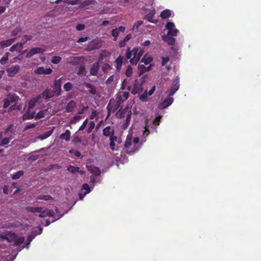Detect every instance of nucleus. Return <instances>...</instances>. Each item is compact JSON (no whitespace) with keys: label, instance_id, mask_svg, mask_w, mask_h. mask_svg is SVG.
Listing matches in <instances>:
<instances>
[{"label":"nucleus","instance_id":"obj_1","mask_svg":"<svg viewBox=\"0 0 261 261\" xmlns=\"http://www.w3.org/2000/svg\"><path fill=\"white\" fill-rule=\"evenodd\" d=\"M133 57L129 60L130 63L133 64H137L139 61L141 56L144 53L143 49L141 47L134 48L132 50Z\"/></svg>","mask_w":261,"mask_h":261},{"label":"nucleus","instance_id":"obj_2","mask_svg":"<svg viewBox=\"0 0 261 261\" xmlns=\"http://www.w3.org/2000/svg\"><path fill=\"white\" fill-rule=\"evenodd\" d=\"M179 78L176 77L173 81L172 86L170 89L167 92L169 93V96H173L174 93L179 89Z\"/></svg>","mask_w":261,"mask_h":261},{"label":"nucleus","instance_id":"obj_3","mask_svg":"<svg viewBox=\"0 0 261 261\" xmlns=\"http://www.w3.org/2000/svg\"><path fill=\"white\" fill-rule=\"evenodd\" d=\"M85 60L84 56L73 57L71 56L67 58V63L72 65H79Z\"/></svg>","mask_w":261,"mask_h":261},{"label":"nucleus","instance_id":"obj_4","mask_svg":"<svg viewBox=\"0 0 261 261\" xmlns=\"http://www.w3.org/2000/svg\"><path fill=\"white\" fill-rule=\"evenodd\" d=\"M40 94L36 97L32 98L29 101L28 108L33 109L37 104L41 105L42 103V99Z\"/></svg>","mask_w":261,"mask_h":261},{"label":"nucleus","instance_id":"obj_5","mask_svg":"<svg viewBox=\"0 0 261 261\" xmlns=\"http://www.w3.org/2000/svg\"><path fill=\"white\" fill-rule=\"evenodd\" d=\"M40 95L41 96V97L42 99L45 98V99L48 100L54 96H56V92L54 90L47 88L40 94Z\"/></svg>","mask_w":261,"mask_h":261},{"label":"nucleus","instance_id":"obj_6","mask_svg":"<svg viewBox=\"0 0 261 261\" xmlns=\"http://www.w3.org/2000/svg\"><path fill=\"white\" fill-rule=\"evenodd\" d=\"M116 101L114 103L111 107L110 103H109L107 108L108 110L109 114H110V110L112 109L113 112L116 111L117 110L119 109L120 111L122 108V106H121V103L122 102L121 101H120L119 99H116Z\"/></svg>","mask_w":261,"mask_h":261},{"label":"nucleus","instance_id":"obj_7","mask_svg":"<svg viewBox=\"0 0 261 261\" xmlns=\"http://www.w3.org/2000/svg\"><path fill=\"white\" fill-rule=\"evenodd\" d=\"M173 102V98L172 96H169L168 93V97H166L159 105V108L160 109H164L170 106Z\"/></svg>","mask_w":261,"mask_h":261},{"label":"nucleus","instance_id":"obj_8","mask_svg":"<svg viewBox=\"0 0 261 261\" xmlns=\"http://www.w3.org/2000/svg\"><path fill=\"white\" fill-rule=\"evenodd\" d=\"M20 69V66L16 65L7 68L6 70L9 77H13L19 72Z\"/></svg>","mask_w":261,"mask_h":261},{"label":"nucleus","instance_id":"obj_9","mask_svg":"<svg viewBox=\"0 0 261 261\" xmlns=\"http://www.w3.org/2000/svg\"><path fill=\"white\" fill-rule=\"evenodd\" d=\"M53 70L50 68L45 69L43 67H38L34 70V73L37 74H50L52 73Z\"/></svg>","mask_w":261,"mask_h":261},{"label":"nucleus","instance_id":"obj_10","mask_svg":"<svg viewBox=\"0 0 261 261\" xmlns=\"http://www.w3.org/2000/svg\"><path fill=\"white\" fill-rule=\"evenodd\" d=\"M61 78L55 81L53 88L56 92V96H59L61 94Z\"/></svg>","mask_w":261,"mask_h":261},{"label":"nucleus","instance_id":"obj_11","mask_svg":"<svg viewBox=\"0 0 261 261\" xmlns=\"http://www.w3.org/2000/svg\"><path fill=\"white\" fill-rule=\"evenodd\" d=\"M100 64L98 62H96L92 65L91 68H90V74L93 76H96L98 71L99 69Z\"/></svg>","mask_w":261,"mask_h":261},{"label":"nucleus","instance_id":"obj_12","mask_svg":"<svg viewBox=\"0 0 261 261\" xmlns=\"http://www.w3.org/2000/svg\"><path fill=\"white\" fill-rule=\"evenodd\" d=\"M40 213V214L39 215V217L40 218H44L47 216L53 217L55 215L54 211L47 208L44 210V211L42 210L41 212Z\"/></svg>","mask_w":261,"mask_h":261},{"label":"nucleus","instance_id":"obj_13","mask_svg":"<svg viewBox=\"0 0 261 261\" xmlns=\"http://www.w3.org/2000/svg\"><path fill=\"white\" fill-rule=\"evenodd\" d=\"M0 238L8 243H13L16 238V235L14 233H12L9 235H1Z\"/></svg>","mask_w":261,"mask_h":261},{"label":"nucleus","instance_id":"obj_14","mask_svg":"<svg viewBox=\"0 0 261 261\" xmlns=\"http://www.w3.org/2000/svg\"><path fill=\"white\" fill-rule=\"evenodd\" d=\"M162 40L165 42L167 43L170 45H173L175 44V39L172 36L168 35H164L162 36Z\"/></svg>","mask_w":261,"mask_h":261},{"label":"nucleus","instance_id":"obj_15","mask_svg":"<svg viewBox=\"0 0 261 261\" xmlns=\"http://www.w3.org/2000/svg\"><path fill=\"white\" fill-rule=\"evenodd\" d=\"M83 85L88 89V92L90 94L93 95L97 94V90L95 86L86 82H85Z\"/></svg>","mask_w":261,"mask_h":261},{"label":"nucleus","instance_id":"obj_16","mask_svg":"<svg viewBox=\"0 0 261 261\" xmlns=\"http://www.w3.org/2000/svg\"><path fill=\"white\" fill-rule=\"evenodd\" d=\"M35 112L32 111L31 109L28 108L27 111L23 116V120H30L35 118Z\"/></svg>","mask_w":261,"mask_h":261},{"label":"nucleus","instance_id":"obj_17","mask_svg":"<svg viewBox=\"0 0 261 261\" xmlns=\"http://www.w3.org/2000/svg\"><path fill=\"white\" fill-rule=\"evenodd\" d=\"M76 107V103L74 100H70L68 102L66 106L65 111L67 113H70L73 112L74 109Z\"/></svg>","mask_w":261,"mask_h":261},{"label":"nucleus","instance_id":"obj_18","mask_svg":"<svg viewBox=\"0 0 261 261\" xmlns=\"http://www.w3.org/2000/svg\"><path fill=\"white\" fill-rule=\"evenodd\" d=\"M15 40L16 38H13L5 41H0V47L2 48H5L9 46L12 44L15 41Z\"/></svg>","mask_w":261,"mask_h":261},{"label":"nucleus","instance_id":"obj_19","mask_svg":"<svg viewBox=\"0 0 261 261\" xmlns=\"http://www.w3.org/2000/svg\"><path fill=\"white\" fill-rule=\"evenodd\" d=\"M55 127L54 126L51 127L50 130L47 131L46 132H45L44 133L40 134L38 136V138L41 140L47 138L53 134L54 129H55Z\"/></svg>","mask_w":261,"mask_h":261},{"label":"nucleus","instance_id":"obj_20","mask_svg":"<svg viewBox=\"0 0 261 261\" xmlns=\"http://www.w3.org/2000/svg\"><path fill=\"white\" fill-rule=\"evenodd\" d=\"M124 57L119 56L115 61V67L118 71H119L121 68Z\"/></svg>","mask_w":261,"mask_h":261},{"label":"nucleus","instance_id":"obj_21","mask_svg":"<svg viewBox=\"0 0 261 261\" xmlns=\"http://www.w3.org/2000/svg\"><path fill=\"white\" fill-rule=\"evenodd\" d=\"M155 11L154 9L150 10L149 12L145 15V19H146L148 21L150 22H155V21L153 20V17L155 15Z\"/></svg>","mask_w":261,"mask_h":261},{"label":"nucleus","instance_id":"obj_22","mask_svg":"<svg viewBox=\"0 0 261 261\" xmlns=\"http://www.w3.org/2000/svg\"><path fill=\"white\" fill-rule=\"evenodd\" d=\"M48 111L47 109H44L42 111H39L36 114L35 117L36 120L40 119L45 117L48 114Z\"/></svg>","mask_w":261,"mask_h":261},{"label":"nucleus","instance_id":"obj_23","mask_svg":"<svg viewBox=\"0 0 261 261\" xmlns=\"http://www.w3.org/2000/svg\"><path fill=\"white\" fill-rule=\"evenodd\" d=\"M143 91L142 88L141 87V85L140 84H135L132 88L131 90V93L134 95L140 93L142 92Z\"/></svg>","mask_w":261,"mask_h":261},{"label":"nucleus","instance_id":"obj_24","mask_svg":"<svg viewBox=\"0 0 261 261\" xmlns=\"http://www.w3.org/2000/svg\"><path fill=\"white\" fill-rule=\"evenodd\" d=\"M88 170L95 176H99L100 174V169L98 167L90 166L88 167Z\"/></svg>","mask_w":261,"mask_h":261},{"label":"nucleus","instance_id":"obj_25","mask_svg":"<svg viewBox=\"0 0 261 261\" xmlns=\"http://www.w3.org/2000/svg\"><path fill=\"white\" fill-rule=\"evenodd\" d=\"M71 135V132L69 130L67 129L65 133H62L60 136V138L61 140H64L66 141H69Z\"/></svg>","mask_w":261,"mask_h":261},{"label":"nucleus","instance_id":"obj_26","mask_svg":"<svg viewBox=\"0 0 261 261\" xmlns=\"http://www.w3.org/2000/svg\"><path fill=\"white\" fill-rule=\"evenodd\" d=\"M25 209L27 211L31 213H40L41 212L42 208L41 207L27 206Z\"/></svg>","mask_w":261,"mask_h":261},{"label":"nucleus","instance_id":"obj_27","mask_svg":"<svg viewBox=\"0 0 261 261\" xmlns=\"http://www.w3.org/2000/svg\"><path fill=\"white\" fill-rule=\"evenodd\" d=\"M171 15V11L169 9H166L161 13L160 17L163 19H166L170 17Z\"/></svg>","mask_w":261,"mask_h":261},{"label":"nucleus","instance_id":"obj_28","mask_svg":"<svg viewBox=\"0 0 261 261\" xmlns=\"http://www.w3.org/2000/svg\"><path fill=\"white\" fill-rule=\"evenodd\" d=\"M129 95V94L128 92H123L122 95L120 94L117 95L116 99H119L120 101H121L123 102L128 98Z\"/></svg>","mask_w":261,"mask_h":261},{"label":"nucleus","instance_id":"obj_29","mask_svg":"<svg viewBox=\"0 0 261 261\" xmlns=\"http://www.w3.org/2000/svg\"><path fill=\"white\" fill-rule=\"evenodd\" d=\"M152 61V58L146 54L141 60V62L144 63L145 65H148Z\"/></svg>","mask_w":261,"mask_h":261},{"label":"nucleus","instance_id":"obj_30","mask_svg":"<svg viewBox=\"0 0 261 261\" xmlns=\"http://www.w3.org/2000/svg\"><path fill=\"white\" fill-rule=\"evenodd\" d=\"M24 174V172L22 170H20L15 173L11 174V178L14 179L16 180L17 179H19L21 176H22Z\"/></svg>","mask_w":261,"mask_h":261},{"label":"nucleus","instance_id":"obj_31","mask_svg":"<svg viewBox=\"0 0 261 261\" xmlns=\"http://www.w3.org/2000/svg\"><path fill=\"white\" fill-rule=\"evenodd\" d=\"M131 115H132V114H131V112H129V113H128L127 114L126 118V120H125V122L123 124V129H125L128 126V125L129 124V123H130V121Z\"/></svg>","mask_w":261,"mask_h":261},{"label":"nucleus","instance_id":"obj_32","mask_svg":"<svg viewBox=\"0 0 261 261\" xmlns=\"http://www.w3.org/2000/svg\"><path fill=\"white\" fill-rule=\"evenodd\" d=\"M7 98L11 102H15L17 101L18 99H19V97L15 94L13 93L11 94L9 93L7 95Z\"/></svg>","mask_w":261,"mask_h":261},{"label":"nucleus","instance_id":"obj_33","mask_svg":"<svg viewBox=\"0 0 261 261\" xmlns=\"http://www.w3.org/2000/svg\"><path fill=\"white\" fill-rule=\"evenodd\" d=\"M67 170L70 173H75L76 172H79L80 168L79 167L69 165L67 167Z\"/></svg>","mask_w":261,"mask_h":261},{"label":"nucleus","instance_id":"obj_34","mask_svg":"<svg viewBox=\"0 0 261 261\" xmlns=\"http://www.w3.org/2000/svg\"><path fill=\"white\" fill-rule=\"evenodd\" d=\"M24 237H20L19 238H17L16 237V239L14 240V241L13 242L14 243L13 245L15 246H20L24 242Z\"/></svg>","mask_w":261,"mask_h":261},{"label":"nucleus","instance_id":"obj_35","mask_svg":"<svg viewBox=\"0 0 261 261\" xmlns=\"http://www.w3.org/2000/svg\"><path fill=\"white\" fill-rule=\"evenodd\" d=\"M102 134L105 136L109 137L112 134L111 128L110 126H107L102 130Z\"/></svg>","mask_w":261,"mask_h":261},{"label":"nucleus","instance_id":"obj_36","mask_svg":"<svg viewBox=\"0 0 261 261\" xmlns=\"http://www.w3.org/2000/svg\"><path fill=\"white\" fill-rule=\"evenodd\" d=\"M9 55L10 54L8 52H6L5 53L4 56L0 60V63L2 65H4L7 63V62L8 60V57Z\"/></svg>","mask_w":261,"mask_h":261},{"label":"nucleus","instance_id":"obj_37","mask_svg":"<svg viewBox=\"0 0 261 261\" xmlns=\"http://www.w3.org/2000/svg\"><path fill=\"white\" fill-rule=\"evenodd\" d=\"M37 199L38 200H44L45 201H47L51 200L53 198L49 195H43L38 196Z\"/></svg>","mask_w":261,"mask_h":261},{"label":"nucleus","instance_id":"obj_38","mask_svg":"<svg viewBox=\"0 0 261 261\" xmlns=\"http://www.w3.org/2000/svg\"><path fill=\"white\" fill-rule=\"evenodd\" d=\"M12 139V137H6L4 138L0 142V146H3L5 145H7L9 143L10 141Z\"/></svg>","mask_w":261,"mask_h":261},{"label":"nucleus","instance_id":"obj_39","mask_svg":"<svg viewBox=\"0 0 261 261\" xmlns=\"http://www.w3.org/2000/svg\"><path fill=\"white\" fill-rule=\"evenodd\" d=\"M179 32L178 30L177 29H173L171 30L168 31L167 34L169 36L173 37V36H176L177 35V33Z\"/></svg>","mask_w":261,"mask_h":261},{"label":"nucleus","instance_id":"obj_40","mask_svg":"<svg viewBox=\"0 0 261 261\" xmlns=\"http://www.w3.org/2000/svg\"><path fill=\"white\" fill-rule=\"evenodd\" d=\"M96 3L94 0H87L83 3V7H87L89 5H95Z\"/></svg>","mask_w":261,"mask_h":261},{"label":"nucleus","instance_id":"obj_41","mask_svg":"<svg viewBox=\"0 0 261 261\" xmlns=\"http://www.w3.org/2000/svg\"><path fill=\"white\" fill-rule=\"evenodd\" d=\"M72 88H73V85L70 82H68V83L65 84L63 86L64 89L67 92L70 91L72 89Z\"/></svg>","mask_w":261,"mask_h":261},{"label":"nucleus","instance_id":"obj_42","mask_svg":"<svg viewBox=\"0 0 261 261\" xmlns=\"http://www.w3.org/2000/svg\"><path fill=\"white\" fill-rule=\"evenodd\" d=\"M119 32H118V31L117 30L116 28L115 29H113L112 30L111 34L113 36V37H114V39H113L114 41L117 40V37L119 36Z\"/></svg>","mask_w":261,"mask_h":261},{"label":"nucleus","instance_id":"obj_43","mask_svg":"<svg viewBox=\"0 0 261 261\" xmlns=\"http://www.w3.org/2000/svg\"><path fill=\"white\" fill-rule=\"evenodd\" d=\"M61 59H62L59 56H54L52 57V58L51 59V62L53 64H57L60 62V61H61Z\"/></svg>","mask_w":261,"mask_h":261},{"label":"nucleus","instance_id":"obj_44","mask_svg":"<svg viewBox=\"0 0 261 261\" xmlns=\"http://www.w3.org/2000/svg\"><path fill=\"white\" fill-rule=\"evenodd\" d=\"M95 123L93 121H91L89 124H88V128L87 129V132L88 133H90L92 132V130L93 129V128H94L95 127Z\"/></svg>","mask_w":261,"mask_h":261},{"label":"nucleus","instance_id":"obj_45","mask_svg":"<svg viewBox=\"0 0 261 261\" xmlns=\"http://www.w3.org/2000/svg\"><path fill=\"white\" fill-rule=\"evenodd\" d=\"M64 3H66L68 4H70L71 5H78L80 4V0H72V1H69V0H65L63 1Z\"/></svg>","mask_w":261,"mask_h":261},{"label":"nucleus","instance_id":"obj_46","mask_svg":"<svg viewBox=\"0 0 261 261\" xmlns=\"http://www.w3.org/2000/svg\"><path fill=\"white\" fill-rule=\"evenodd\" d=\"M89 107L88 106H84L82 105V108L80 109L78 111V114L82 115L85 113V111L88 109Z\"/></svg>","mask_w":261,"mask_h":261},{"label":"nucleus","instance_id":"obj_47","mask_svg":"<svg viewBox=\"0 0 261 261\" xmlns=\"http://www.w3.org/2000/svg\"><path fill=\"white\" fill-rule=\"evenodd\" d=\"M82 189L86 190L85 192V195L91 192L90 188L87 184H84L82 185Z\"/></svg>","mask_w":261,"mask_h":261},{"label":"nucleus","instance_id":"obj_48","mask_svg":"<svg viewBox=\"0 0 261 261\" xmlns=\"http://www.w3.org/2000/svg\"><path fill=\"white\" fill-rule=\"evenodd\" d=\"M165 27L168 31H169L174 29L175 25L173 22H168L166 24Z\"/></svg>","mask_w":261,"mask_h":261},{"label":"nucleus","instance_id":"obj_49","mask_svg":"<svg viewBox=\"0 0 261 261\" xmlns=\"http://www.w3.org/2000/svg\"><path fill=\"white\" fill-rule=\"evenodd\" d=\"M133 73V69L130 66L127 67L125 75L127 77H130Z\"/></svg>","mask_w":261,"mask_h":261},{"label":"nucleus","instance_id":"obj_50","mask_svg":"<svg viewBox=\"0 0 261 261\" xmlns=\"http://www.w3.org/2000/svg\"><path fill=\"white\" fill-rule=\"evenodd\" d=\"M146 69V67H145L144 65L139 64L138 66V70L139 71V74H142L144 72H145V69Z\"/></svg>","mask_w":261,"mask_h":261},{"label":"nucleus","instance_id":"obj_51","mask_svg":"<svg viewBox=\"0 0 261 261\" xmlns=\"http://www.w3.org/2000/svg\"><path fill=\"white\" fill-rule=\"evenodd\" d=\"M98 114H99L98 112L96 110H93L92 111L91 114L90 116V119H94L95 118L97 119Z\"/></svg>","mask_w":261,"mask_h":261},{"label":"nucleus","instance_id":"obj_52","mask_svg":"<svg viewBox=\"0 0 261 261\" xmlns=\"http://www.w3.org/2000/svg\"><path fill=\"white\" fill-rule=\"evenodd\" d=\"M132 145V139L130 137H128L127 136L126 137L125 144H124V147L125 148H128L130 145Z\"/></svg>","mask_w":261,"mask_h":261},{"label":"nucleus","instance_id":"obj_53","mask_svg":"<svg viewBox=\"0 0 261 261\" xmlns=\"http://www.w3.org/2000/svg\"><path fill=\"white\" fill-rule=\"evenodd\" d=\"M36 54H43L45 51V49L41 47H34L33 48Z\"/></svg>","mask_w":261,"mask_h":261},{"label":"nucleus","instance_id":"obj_54","mask_svg":"<svg viewBox=\"0 0 261 261\" xmlns=\"http://www.w3.org/2000/svg\"><path fill=\"white\" fill-rule=\"evenodd\" d=\"M82 118V117L80 115L74 116L70 121L71 123H75L76 122L80 121Z\"/></svg>","mask_w":261,"mask_h":261},{"label":"nucleus","instance_id":"obj_55","mask_svg":"<svg viewBox=\"0 0 261 261\" xmlns=\"http://www.w3.org/2000/svg\"><path fill=\"white\" fill-rule=\"evenodd\" d=\"M36 55L35 53V51L33 49V48H32V49H31L27 54L26 55V58H30L31 57H32L33 56Z\"/></svg>","mask_w":261,"mask_h":261},{"label":"nucleus","instance_id":"obj_56","mask_svg":"<svg viewBox=\"0 0 261 261\" xmlns=\"http://www.w3.org/2000/svg\"><path fill=\"white\" fill-rule=\"evenodd\" d=\"M162 59V63L161 65L162 66H164L165 64L169 61L170 58L169 57H162L161 58Z\"/></svg>","mask_w":261,"mask_h":261},{"label":"nucleus","instance_id":"obj_57","mask_svg":"<svg viewBox=\"0 0 261 261\" xmlns=\"http://www.w3.org/2000/svg\"><path fill=\"white\" fill-rule=\"evenodd\" d=\"M88 119H86V120H85L84 121V122H83L82 124L81 125V126L80 127L79 130L80 131V130H84L85 128L87 125L88 124Z\"/></svg>","mask_w":261,"mask_h":261},{"label":"nucleus","instance_id":"obj_58","mask_svg":"<svg viewBox=\"0 0 261 261\" xmlns=\"http://www.w3.org/2000/svg\"><path fill=\"white\" fill-rule=\"evenodd\" d=\"M147 90H145V91L142 94L140 95V99L143 101H146L147 100Z\"/></svg>","mask_w":261,"mask_h":261},{"label":"nucleus","instance_id":"obj_59","mask_svg":"<svg viewBox=\"0 0 261 261\" xmlns=\"http://www.w3.org/2000/svg\"><path fill=\"white\" fill-rule=\"evenodd\" d=\"M114 130L112 129V134L110 136V141H111V142H115L117 140V137L116 136H114Z\"/></svg>","mask_w":261,"mask_h":261},{"label":"nucleus","instance_id":"obj_60","mask_svg":"<svg viewBox=\"0 0 261 261\" xmlns=\"http://www.w3.org/2000/svg\"><path fill=\"white\" fill-rule=\"evenodd\" d=\"M149 133H150V132L149 130V127L146 124L145 126L144 127V130L143 132V136L145 137H146L149 134Z\"/></svg>","mask_w":261,"mask_h":261},{"label":"nucleus","instance_id":"obj_61","mask_svg":"<svg viewBox=\"0 0 261 261\" xmlns=\"http://www.w3.org/2000/svg\"><path fill=\"white\" fill-rule=\"evenodd\" d=\"M85 70V67L84 65H81L79 68L77 74L79 75L82 74L84 73Z\"/></svg>","mask_w":261,"mask_h":261},{"label":"nucleus","instance_id":"obj_62","mask_svg":"<svg viewBox=\"0 0 261 261\" xmlns=\"http://www.w3.org/2000/svg\"><path fill=\"white\" fill-rule=\"evenodd\" d=\"M4 101V105H3V107L4 108H7L10 105L11 101H9V100L8 99V98L7 97L5 98Z\"/></svg>","mask_w":261,"mask_h":261},{"label":"nucleus","instance_id":"obj_63","mask_svg":"<svg viewBox=\"0 0 261 261\" xmlns=\"http://www.w3.org/2000/svg\"><path fill=\"white\" fill-rule=\"evenodd\" d=\"M32 38V36L31 35H25L22 37V40L24 39L23 42L26 43L28 41L31 40Z\"/></svg>","mask_w":261,"mask_h":261},{"label":"nucleus","instance_id":"obj_64","mask_svg":"<svg viewBox=\"0 0 261 261\" xmlns=\"http://www.w3.org/2000/svg\"><path fill=\"white\" fill-rule=\"evenodd\" d=\"M85 28V25L84 24L79 23L76 25V29L78 31H82L84 30Z\"/></svg>","mask_w":261,"mask_h":261}]
</instances>
